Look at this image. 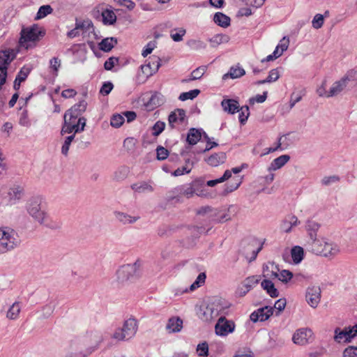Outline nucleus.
<instances>
[{
	"label": "nucleus",
	"mask_w": 357,
	"mask_h": 357,
	"mask_svg": "<svg viewBox=\"0 0 357 357\" xmlns=\"http://www.w3.org/2000/svg\"><path fill=\"white\" fill-rule=\"evenodd\" d=\"M293 278V273L289 270H282L279 273V280L287 283Z\"/></svg>",
	"instance_id": "obj_51"
},
{
	"label": "nucleus",
	"mask_w": 357,
	"mask_h": 357,
	"mask_svg": "<svg viewBox=\"0 0 357 357\" xmlns=\"http://www.w3.org/2000/svg\"><path fill=\"white\" fill-rule=\"evenodd\" d=\"M213 21L218 26L227 28L230 25V17L222 13L218 12L214 15Z\"/></svg>",
	"instance_id": "obj_31"
},
{
	"label": "nucleus",
	"mask_w": 357,
	"mask_h": 357,
	"mask_svg": "<svg viewBox=\"0 0 357 357\" xmlns=\"http://www.w3.org/2000/svg\"><path fill=\"white\" fill-rule=\"evenodd\" d=\"M238 119L241 124H245L250 115L249 107L247 105L239 107Z\"/></svg>",
	"instance_id": "obj_46"
},
{
	"label": "nucleus",
	"mask_w": 357,
	"mask_h": 357,
	"mask_svg": "<svg viewBox=\"0 0 357 357\" xmlns=\"http://www.w3.org/2000/svg\"><path fill=\"white\" fill-rule=\"evenodd\" d=\"M81 347L77 343H71L67 354L64 357H87L93 353L96 349V347H90L85 351H82Z\"/></svg>",
	"instance_id": "obj_13"
},
{
	"label": "nucleus",
	"mask_w": 357,
	"mask_h": 357,
	"mask_svg": "<svg viewBox=\"0 0 357 357\" xmlns=\"http://www.w3.org/2000/svg\"><path fill=\"white\" fill-rule=\"evenodd\" d=\"M235 329V324L233 321L227 320L225 317L219 318L215 327V333L220 336H226L232 333Z\"/></svg>",
	"instance_id": "obj_11"
},
{
	"label": "nucleus",
	"mask_w": 357,
	"mask_h": 357,
	"mask_svg": "<svg viewBox=\"0 0 357 357\" xmlns=\"http://www.w3.org/2000/svg\"><path fill=\"white\" fill-rule=\"evenodd\" d=\"M23 195V188L19 185H14L13 187H11L8 192V204H16L20 199L22 198Z\"/></svg>",
	"instance_id": "obj_19"
},
{
	"label": "nucleus",
	"mask_w": 357,
	"mask_h": 357,
	"mask_svg": "<svg viewBox=\"0 0 357 357\" xmlns=\"http://www.w3.org/2000/svg\"><path fill=\"white\" fill-rule=\"evenodd\" d=\"M319 227L320 225L312 220H307L306 222L305 229L308 232V235L310 240L312 241V243L318 241L317 238V232Z\"/></svg>",
	"instance_id": "obj_23"
},
{
	"label": "nucleus",
	"mask_w": 357,
	"mask_h": 357,
	"mask_svg": "<svg viewBox=\"0 0 357 357\" xmlns=\"http://www.w3.org/2000/svg\"><path fill=\"white\" fill-rule=\"evenodd\" d=\"M245 74V70L239 66H232L229 72L222 76V79H237L243 77Z\"/></svg>",
	"instance_id": "obj_27"
},
{
	"label": "nucleus",
	"mask_w": 357,
	"mask_h": 357,
	"mask_svg": "<svg viewBox=\"0 0 357 357\" xmlns=\"http://www.w3.org/2000/svg\"><path fill=\"white\" fill-rule=\"evenodd\" d=\"M273 313V308L269 306H265L259 308L253 312L250 316V320L253 322L264 321L267 320Z\"/></svg>",
	"instance_id": "obj_15"
},
{
	"label": "nucleus",
	"mask_w": 357,
	"mask_h": 357,
	"mask_svg": "<svg viewBox=\"0 0 357 357\" xmlns=\"http://www.w3.org/2000/svg\"><path fill=\"white\" fill-rule=\"evenodd\" d=\"M29 73V69L22 68L20 70V72L17 73L16 78L14 81L13 87L15 90H18L20 89L21 83L26 79Z\"/></svg>",
	"instance_id": "obj_41"
},
{
	"label": "nucleus",
	"mask_w": 357,
	"mask_h": 357,
	"mask_svg": "<svg viewBox=\"0 0 357 357\" xmlns=\"http://www.w3.org/2000/svg\"><path fill=\"white\" fill-rule=\"evenodd\" d=\"M119 62V58L111 56L104 63V68L107 70H111Z\"/></svg>",
	"instance_id": "obj_58"
},
{
	"label": "nucleus",
	"mask_w": 357,
	"mask_h": 357,
	"mask_svg": "<svg viewBox=\"0 0 357 357\" xmlns=\"http://www.w3.org/2000/svg\"><path fill=\"white\" fill-rule=\"evenodd\" d=\"M289 38L284 37L280 41V43L276 46L275 49H278L279 51L280 56L282 54V53L287 50L289 46Z\"/></svg>",
	"instance_id": "obj_54"
},
{
	"label": "nucleus",
	"mask_w": 357,
	"mask_h": 357,
	"mask_svg": "<svg viewBox=\"0 0 357 357\" xmlns=\"http://www.w3.org/2000/svg\"><path fill=\"white\" fill-rule=\"evenodd\" d=\"M70 120H68V121L66 120L63 123V125L61 128V134L63 135L65 133H72L73 132L74 126H73V123L69 121Z\"/></svg>",
	"instance_id": "obj_61"
},
{
	"label": "nucleus",
	"mask_w": 357,
	"mask_h": 357,
	"mask_svg": "<svg viewBox=\"0 0 357 357\" xmlns=\"http://www.w3.org/2000/svg\"><path fill=\"white\" fill-rule=\"evenodd\" d=\"M260 281V276L259 275H252L248 277L245 279L243 282V287L248 289V290H251L253 287H255Z\"/></svg>",
	"instance_id": "obj_42"
},
{
	"label": "nucleus",
	"mask_w": 357,
	"mask_h": 357,
	"mask_svg": "<svg viewBox=\"0 0 357 357\" xmlns=\"http://www.w3.org/2000/svg\"><path fill=\"white\" fill-rule=\"evenodd\" d=\"M324 22V15L321 14H316L312 21V25L313 28L319 29L323 26Z\"/></svg>",
	"instance_id": "obj_49"
},
{
	"label": "nucleus",
	"mask_w": 357,
	"mask_h": 357,
	"mask_svg": "<svg viewBox=\"0 0 357 357\" xmlns=\"http://www.w3.org/2000/svg\"><path fill=\"white\" fill-rule=\"evenodd\" d=\"M226 160V154L224 152H219L212 154L207 159H206V162L212 166L217 167L225 162Z\"/></svg>",
	"instance_id": "obj_26"
},
{
	"label": "nucleus",
	"mask_w": 357,
	"mask_h": 357,
	"mask_svg": "<svg viewBox=\"0 0 357 357\" xmlns=\"http://www.w3.org/2000/svg\"><path fill=\"white\" fill-rule=\"evenodd\" d=\"M206 69L207 67L206 66H201L197 68L191 73L190 77L188 79L183 80V82H188L200 79L205 74Z\"/></svg>",
	"instance_id": "obj_40"
},
{
	"label": "nucleus",
	"mask_w": 357,
	"mask_h": 357,
	"mask_svg": "<svg viewBox=\"0 0 357 357\" xmlns=\"http://www.w3.org/2000/svg\"><path fill=\"white\" fill-rule=\"evenodd\" d=\"M137 329V321L134 318H130L123 322L121 327L115 329L112 338L118 342L128 341L135 336Z\"/></svg>",
	"instance_id": "obj_3"
},
{
	"label": "nucleus",
	"mask_w": 357,
	"mask_h": 357,
	"mask_svg": "<svg viewBox=\"0 0 357 357\" xmlns=\"http://www.w3.org/2000/svg\"><path fill=\"white\" fill-rule=\"evenodd\" d=\"M188 45L194 50H202L206 47V44L200 40H191L188 41Z\"/></svg>",
	"instance_id": "obj_52"
},
{
	"label": "nucleus",
	"mask_w": 357,
	"mask_h": 357,
	"mask_svg": "<svg viewBox=\"0 0 357 357\" xmlns=\"http://www.w3.org/2000/svg\"><path fill=\"white\" fill-rule=\"evenodd\" d=\"M164 102L163 96L159 93H155L151 96L149 102L146 104V106L150 109H153L155 107L161 105Z\"/></svg>",
	"instance_id": "obj_35"
},
{
	"label": "nucleus",
	"mask_w": 357,
	"mask_h": 357,
	"mask_svg": "<svg viewBox=\"0 0 357 357\" xmlns=\"http://www.w3.org/2000/svg\"><path fill=\"white\" fill-rule=\"evenodd\" d=\"M205 181L203 178H198L192 181L190 184L192 186L195 195L198 197H206L208 192L205 188Z\"/></svg>",
	"instance_id": "obj_21"
},
{
	"label": "nucleus",
	"mask_w": 357,
	"mask_h": 357,
	"mask_svg": "<svg viewBox=\"0 0 357 357\" xmlns=\"http://www.w3.org/2000/svg\"><path fill=\"white\" fill-rule=\"evenodd\" d=\"M169 155V151L167 149L162 146H158L156 149V156L158 160H164Z\"/></svg>",
	"instance_id": "obj_53"
},
{
	"label": "nucleus",
	"mask_w": 357,
	"mask_h": 357,
	"mask_svg": "<svg viewBox=\"0 0 357 357\" xmlns=\"http://www.w3.org/2000/svg\"><path fill=\"white\" fill-rule=\"evenodd\" d=\"M200 93V90L193 89L188 92H183L180 94L178 99L181 101H185L187 100H192L195 98Z\"/></svg>",
	"instance_id": "obj_44"
},
{
	"label": "nucleus",
	"mask_w": 357,
	"mask_h": 357,
	"mask_svg": "<svg viewBox=\"0 0 357 357\" xmlns=\"http://www.w3.org/2000/svg\"><path fill=\"white\" fill-rule=\"evenodd\" d=\"M165 123L162 121H157L154 126H153V135L158 136L165 129Z\"/></svg>",
	"instance_id": "obj_55"
},
{
	"label": "nucleus",
	"mask_w": 357,
	"mask_h": 357,
	"mask_svg": "<svg viewBox=\"0 0 357 357\" xmlns=\"http://www.w3.org/2000/svg\"><path fill=\"white\" fill-rule=\"evenodd\" d=\"M357 335V325L352 327H346L344 329L339 328L335 330V340L337 342H350L351 339Z\"/></svg>",
	"instance_id": "obj_10"
},
{
	"label": "nucleus",
	"mask_w": 357,
	"mask_h": 357,
	"mask_svg": "<svg viewBox=\"0 0 357 357\" xmlns=\"http://www.w3.org/2000/svg\"><path fill=\"white\" fill-rule=\"evenodd\" d=\"M357 82V70H349L339 80L335 82L328 91V97H334L343 92L351 82Z\"/></svg>",
	"instance_id": "obj_5"
},
{
	"label": "nucleus",
	"mask_w": 357,
	"mask_h": 357,
	"mask_svg": "<svg viewBox=\"0 0 357 357\" xmlns=\"http://www.w3.org/2000/svg\"><path fill=\"white\" fill-rule=\"evenodd\" d=\"M160 66V59L158 56H152L148 63L141 66V70L142 74L148 78L155 74Z\"/></svg>",
	"instance_id": "obj_12"
},
{
	"label": "nucleus",
	"mask_w": 357,
	"mask_h": 357,
	"mask_svg": "<svg viewBox=\"0 0 357 357\" xmlns=\"http://www.w3.org/2000/svg\"><path fill=\"white\" fill-rule=\"evenodd\" d=\"M125 121L124 116L121 114H114L110 120V125L114 128L121 127Z\"/></svg>",
	"instance_id": "obj_47"
},
{
	"label": "nucleus",
	"mask_w": 357,
	"mask_h": 357,
	"mask_svg": "<svg viewBox=\"0 0 357 357\" xmlns=\"http://www.w3.org/2000/svg\"><path fill=\"white\" fill-rule=\"evenodd\" d=\"M116 219L123 225L133 224L139 219V216H131L126 213L115 211Z\"/></svg>",
	"instance_id": "obj_28"
},
{
	"label": "nucleus",
	"mask_w": 357,
	"mask_h": 357,
	"mask_svg": "<svg viewBox=\"0 0 357 357\" xmlns=\"http://www.w3.org/2000/svg\"><path fill=\"white\" fill-rule=\"evenodd\" d=\"M102 22L105 25H112L116 21V15L113 10L105 9L101 13Z\"/></svg>",
	"instance_id": "obj_34"
},
{
	"label": "nucleus",
	"mask_w": 357,
	"mask_h": 357,
	"mask_svg": "<svg viewBox=\"0 0 357 357\" xmlns=\"http://www.w3.org/2000/svg\"><path fill=\"white\" fill-rule=\"evenodd\" d=\"M28 213L40 225L52 229L61 227V222L53 220L48 215L45 206L43 204L42 199L39 197L31 198L26 204Z\"/></svg>",
	"instance_id": "obj_1"
},
{
	"label": "nucleus",
	"mask_w": 357,
	"mask_h": 357,
	"mask_svg": "<svg viewBox=\"0 0 357 357\" xmlns=\"http://www.w3.org/2000/svg\"><path fill=\"white\" fill-rule=\"evenodd\" d=\"M21 311V305L20 302H15L10 306L7 312L6 317L10 320H15L19 317Z\"/></svg>",
	"instance_id": "obj_32"
},
{
	"label": "nucleus",
	"mask_w": 357,
	"mask_h": 357,
	"mask_svg": "<svg viewBox=\"0 0 357 357\" xmlns=\"http://www.w3.org/2000/svg\"><path fill=\"white\" fill-rule=\"evenodd\" d=\"M86 107L87 102L84 100H82L67 110V115H71V116H73V117H79L86 111Z\"/></svg>",
	"instance_id": "obj_24"
},
{
	"label": "nucleus",
	"mask_w": 357,
	"mask_h": 357,
	"mask_svg": "<svg viewBox=\"0 0 357 357\" xmlns=\"http://www.w3.org/2000/svg\"><path fill=\"white\" fill-rule=\"evenodd\" d=\"M53 11L52 8L50 5H44L39 8L36 14V19L40 20L46 17L47 15L51 14Z\"/></svg>",
	"instance_id": "obj_45"
},
{
	"label": "nucleus",
	"mask_w": 357,
	"mask_h": 357,
	"mask_svg": "<svg viewBox=\"0 0 357 357\" xmlns=\"http://www.w3.org/2000/svg\"><path fill=\"white\" fill-rule=\"evenodd\" d=\"M313 340V332L308 328H302L296 330L292 337L294 343L299 345L309 344L312 342Z\"/></svg>",
	"instance_id": "obj_9"
},
{
	"label": "nucleus",
	"mask_w": 357,
	"mask_h": 357,
	"mask_svg": "<svg viewBox=\"0 0 357 357\" xmlns=\"http://www.w3.org/2000/svg\"><path fill=\"white\" fill-rule=\"evenodd\" d=\"M229 39V36L226 34H217L209 38L208 41L212 47H216L220 44L228 43Z\"/></svg>",
	"instance_id": "obj_37"
},
{
	"label": "nucleus",
	"mask_w": 357,
	"mask_h": 357,
	"mask_svg": "<svg viewBox=\"0 0 357 357\" xmlns=\"http://www.w3.org/2000/svg\"><path fill=\"white\" fill-rule=\"evenodd\" d=\"M311 250L317 255L333 257L339 253L340 248L335 243L319 240L312 243Z\"/></svg>",
	"instance_id": "obj_6"
},
{
	"label": "nucleus",
	"mask_w": 357,
	"mask_h": 357,
	"mask_svg": "<svg viewBox=\"0 0 357 357\" xmlns=\"http://www.w3.org/2000/svg\"><path fill=\"white\" fill-rule=\"evenodd\" d=\"M185 111L183 109H176L172 112L168 117L169 125L172 128L176 125L182 124L185 119Z\"/></svg>",
	"instance_id": "obj_17"
},
{
	"label": "nucleus",
	"mask_w": 357,
	"mask_h": 357,
	"mask_svg": "<svg viewBox=\"0 0 357 357\" xmlns=\"http://www.w3.org/2000/svg\"><path fill=\"white\" fill-rule=\"evenodd\" d=\"M20 243V239L15 231L10 228H0V252L11 250Z\"/></svg>",
	"instance_id": "obj_4"
},
{
	"label": "nucleus",
	"mask_w": 357,
	"mask_h": 357,
	"mask_svg": "<svg viewBox=\"0 0 357 357\" xmlns=\"http://www.w3.org/2000/svg\"><path fill=\"white\" fill-rule=\"evenodd\" d=\"M241 183V178L239 177H234L233 179L225 186L222 195L226 196L238 188Z\"/></svg>",
	"instance_id": "obj_30"
},
{
	"label": "nucleus",
	"mask_w": 357,
	"mask_h": 357,
	"mask_svg": "<svg viewBox=\"0 0 357 357\" xmlns=\"http://www.w3.org/2000/svg\"><path fill=\"white\" fill-rule=\"evenodd\" d=\"M113 87H114V85L111 82H104L100 89V93L102 96H107L111 92V91L113 89Z\"/></svg>",
	"instance_id": "obj_59"
},
{
	"label": "nucleus",
	"mask_w": 357,
	"mask_h": 357,
	"mask_svg": "<svg viewBox=\"0 0 357 357\" xmlns=\"http://www.w3.org/2000/svg\"><path fill=\"white\" fill-rule=\"evenodd\" d=\"M175 30L171 31L170 36L172 40L175 42H180L183 40V36L185 34V29L181 28L178 30V32L174 33Z\"/></svg>",
	"instance_id": "obj_50"
},
{
	"label": "nucleus",
	"mask_w": 357,
	"mask_h": 357,
	"mask_svg": "<svg viewBox=\"0 0 357 357\" xmlns=\"http://www.w3.org/2000/svg\"><path fill=\"white\" fill-rule=\"evenodd\" d=\"M344 357H357V347H349L346 349L343 353Z\"/></svg>",
	"instance_id": "obj_64"
},
{
	"label": "nucleus",
	"mask_w": 357,
	"mask_h": 357,
	"mask_svg": "<svg viewBox=\"0 0 357 357\" xmlns=\"http://www.w3.org/2000/svg\"><path fill=\"white\" fill-rule=\"evenodd\" d=\"M290 160V156L289 155H280L275 159H274L271 163L270 164L268 170L269 172L275 171L282 168L286 163L289 162Z\"/></svg>",
	"instance_id": "obj_25"
},
{
	"label": "nucleus",
	"mask_w": 357,
	"mask_h": 357,
	"mask_svg": "<svg viewBox=\"0 0 357 357\" xmlns=\"http://www.w3.org/2000/svg\"><path fill=\"white\" fill-rule=\"evenodd\" d=\"M261 286L271 297L277 298L279 296V291L275 287V285L271 280L268 279L264 280L261 282Z\"/></svg>",
	"instance_id": "obj_29"
},
{
	"label": "nucleus",
	"mask_w": 357,
	"mask_h": 357,
	"mask_svg": "<svg viewBox=\"0 0 357 357\" xmlns=\"http://www.w3.org/2000/svg\"><path fill=\"white\" fill-rule=\"evenodd\" d=\"M299 223L300 221L296 216L294 215H289L282 221L280 228L281 231L285 233H289L292 227L297 226Z\"/></svg>",
	"instance_id": "obj_18"
},
{
	"label": "nucleus",
	"mask_w": 357,
	"mask_h": 357,
	"mask_svg": "<svg viewBox=\"0 0 357 357\" xmlns=\"http://www.w3.org/2000/svg\"><path fill=\"white\" fill-rule=\"evenodd\" d=\"M221 106L224 112L230 114H234L239 112V103L234 99H223L221 102Z\"/></svg>",
	"instance_id": "obj_22"
},
{
	"label": "nucleus",
	"mask_w": 357,
	"mask_h": 357,
	"mask_svg": "<svg viewBox=\"0 0 357 357\" xmlns=\"http://www.w3.org/2000/svg\"><path fill=\"white\" fill-rule=\"evenodd\" d=\"M129 169L127 167H121L114 173V179L120 181L126 179L128 175Z\"/></svg>",
	"instance_id": "obj_43"
},
{
	"label": "nucleus",
	"mask_w": 357,
	"mask_h": 357,
	"mask_svg": "<svg viewBox=\"0 0 357 357\" xmlns=\"http://www.w3.org/2000/svg\"><path fill=\"white\" fill-rule=\"evenodd\" d=\"M201 130L197 128H190L188 131L186 141L190 145L196 144L201 139Z\"/></svg>",
	"instance_id": "obj_33"
},
{
	"label": "nucleus",
	"mask_w": 357,
	"mask_h": 357,
	"mask_svg": "<svg viewBox=\"0 0 357 357\" xmlns=\"http://www.w3.org/2000/svg\"><path fill=\"white\" fill-rule=\"evenodd\" d=\"M15 57L13 50L0 51V89L6 81L8 66Z\"/></svg>",
	"instance_id": "obj_7"
},
{
	"label": "nucleus",
	"mask_w": 357,
	"mask_h": 357,
	"mask_svg": "<svg viewBox=\"0 0 357 357\" xmlns=\"http://www.w3.org/2000/svg\"><path fill=\"white\" fill-rule=\"evenodd\" d=\"M74 139H75V134H73V135L66 137L63 144L61 147V153L63 155H64L66 156L68 155L70 146L72 142L74 140Z\"/></svg>",
	"instance_id": "obj_48"
},
{
	"label": "nucleus",
	"mask_w": 357,
	"mask_h": 357,
	"mask_svg": "<svg viewBox=\"0 0 357 357\" xmlns=\"http://www.w3.org/2000/svg\"><path fill=\"white\" fill-rule=\"evenodd\" d=\"M45 31L38 25L23 28L21 31V36L19 45L26 50L33 48L44 36Z\"/></svg>",
	"instance_id": "obj_2"
},
{
	"label": "nucleus",
	"mask_w": 357,
	"mask_h": 357,
	"mask_svg": "<svg viewBox=\"0 0 357 357\" xmlns=\"http://www.w3.org/2000/svg\"><path fill=\"white\" fill-rule=\"evenodd\" d=\"M50 68H52L53 70L54 71V75H57L59 68L61 66L60 59H59L57 57H54L50 60Z\"/></svg>",
	"instance_id": "obj_62"
},
{
	"label": "nucleus",
	"mask_w": 357,
	"mask_h": 357,
	"mask_svg": "<svg viewBox=\"0 0 357 357\" xmlns=\"http://www.w3.org/2000/svg\"><path fill=\"white\" fill-rule=\"evenodd\" d=\"M280 77V75L278 69H272L268 74V76L266 78V81L268 83L277 81Z\"/></svg>",
	"instance_id": "obj_63"
},
{
	"label": "nucleus",
	"mask_w": 357,
	"mask_h": 357,
	"mask_svg": "<svg viewBox=\"0 0 357 357\" xmlns=\"http://www.w3.org/2000/svg\"><path fill=\"white\" fill-rule=\"evenodd\" d=\"M131 188L136 192L143 193L145 192H152L153 187L145 181L134 183L131 185Z\"/></svg>",
	"instance_id": "obj_39"
},
{
	"label": "nucleus",
	"mask_w": 357,
	"mask_h": 357,
	"mask_svg": "<svg viewBox=\"0 0 357 357\" xmlns=\"http://www.w3.org/2000/svg\"><path fill=\"white\" fill-rule=\"evenodd\" d=\"M291 258L295 264H299L303 259L304 251L303 248L296 245L291 248Z\"/></svg>",
	"instance_id": "obj_38"
},
{
	"label": "nucleus",
	"mask_w": 357,
	"mask_h": 357,
	"mask_svg": "<svg viewBox=\"0 0 357 357\" xmlns=\"http://www.w3.org/2000/svg\"><path fill=\"white\" fill-rule=\"evenodd\" d=\"M321 289L319 287H308L306 291L305 299L312 307L316 308L321 300Z\"/></svg>",
	"instance_id": "obj_14"
},
{
	"label": "nucleus",
	"mask_w": 357,
	"mask_h": 357,
	"mask_svg": "<svg viewBox=\"0 0 357 357\" xmlns=\"http://www.w3.org/2000/svg\"><path fill=\"white\" fill-rule=\"evenodd\" d=\"M165 328L169 333H178L183 328V320L178 317H170Z\"/></svg>",
	"instance_id": "obj_20"
},
{
	"label": "nucleus",
	"mask_w": 357,
	"mask_h": 357,
	"mask_svg": "<svg viewBox=\"0 0 357 357\" xmlns=\"http://www.w3.org/2000/svg\"><path fill=\"white\" fill-rule=\"evenodd\" d=\"M197 351L199 356H207L208 355V345L204 342L197 345Z\"/></svg>",
	"instance_id": "obj_56"
},
{
	"label": "nucleus",
	"mask_w": 357,
	"mask_h": 357,
	"mask_svg": "<svg viewBox=\"0 0 357 357\" xmlns=\"http://www.w3.org/2000/svg\"><path fill=\"white\" fill-rule=\"evenodd\" d=\"M204 138L206 142V146L205 149L202 151L200 153H204L206 151H210L212 148L217 146L218 144V143L215 142H211V138L208 136V135L206 132H204Z\"/></svg>",
	"instance_id": "obj_60"
},
{
	"label": "nucleus",
	"mask_w": 357,
	"mask_h": 357,
	"mask_svg": "<svg viewBox=\"0 0 357 357\" xmlns=\"http://www.w3.org/2000/svg\"><path fill=\"white\" fill-rule=\"evenodd\" d=\"M140 267V262L125 264L119 267L116 271V278L119 282L123 283L132 278L137 273Z\"/></svg>",
	"instance_id": "obj_8"
},
{
	"label": "nucleus",
	"mask_w": 357,
	"mask_h": 357,
	"mask_svg": "<svg viewBox=\"0 0 357 357\" xmlns=\"http://www.w3.org/2000/svg\"><path fill=\"white\" fill-rule=\"evenodd\" d=\"M19 123H20V124L21 126H24V127H27V128L31 126V121H30V120L29 119L28 113H27L26 110H24L21 113V115H20V120H19Z\"/></svg>",
	"instance_id": "obj_57"
},
{
	"label": "nucleus",
	"mask_w": 357,
	"mask_h": 357,
	"mask_svg": "<svg viewBox=\"0 0 357 357\" xmlns=\"http://www.w3.org/2000/svg\"><path fill=\"white\" fill-rule=\"evenodd\" d=\"M76 29L82 31L83 36H89L91 33H95V29L92 21L89 19L79 20L75 19Z\"/></svg>",
	"instance_id": "obj_16"
},
{
	"label": "nucleus",
	"mask_w": 357,
	"mask_h": 357,
	"mask_svg": "<svg viewBox=\"0 0 357 357\" xmlns=\"http://www.w3.org/2000/svg\"><path fill=\"white\" fill-rule=\"evenodd\" d=\"M117 43V40L115 38H106L102 40L99 43V49L103 52H109Z\"/></svg>",
	"instance_id": "obj_36"
}]
</instances>
